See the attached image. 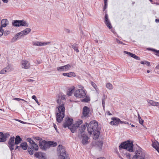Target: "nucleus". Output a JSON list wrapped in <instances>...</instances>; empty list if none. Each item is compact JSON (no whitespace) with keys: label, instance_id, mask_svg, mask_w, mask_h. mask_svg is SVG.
I'll return each mask as SVG.
<instances>
[{"label":"nucleus","instance_id":"obj_37","mask_svg":"<svg viewBox=\"0 0 159 159\" xmlns=\"http://www.w3.org/2000/svg\"><path fill=\"white\" fill-rule=\"evenodd\" d=\"M147 49L149 50H151L152 52H155L156 53V55H159V50H157L155 49L149 48H148Z\"/></svg>","mask_w":159,"mask_h":159},{"label":"nucleus","instance_id":"obj_18","mask_svg":"<svg viewBox=\"0 0 159 159\" xmlns=\"http://www.w3.org/2000/svg\"><path fill=\"white\" fill-rule=\"evenodd\" d=\"M35 157L39 159H46L45 154L41 152H36L34 154Z\"/></svg>","mask_w":159,"mask_h":159},{"label":"nucleus","instance_id":"obj_54","mask_svg":"<svg viewBox=\"0 0 159 159\" xmlns=\"http://www.w3.org/2000/svg\"><path fill=\"white\" fill-rule=\"evenodd\" d=\"M107 5H104V6L103 7V10L104 11L107 8Z\"/></svg>","mask_w":159,"mask_h":159},{"label":"nucleus","instance_id":"obj_32","mask_svg":"<svg viewBox=\"0 0 159 159\" xmlns=\"http://www.w3.org/2000/svg\"><path fill=\"white\" fill-rule=\"evenodd\" d=\"M88 125V123L86 122L83 125L81 126V127L80 128V130L82 132L84 131L85 130L86 127Z\"/></svg>","mask_w":159,"mask_h":159},{"label":"nucleus","instance_id":"obj_55","mask_svg":"<svg viewBox=\"0 0 159 159\" xmlns=\"http://www.w3.org/2000/svg\"><path fill=\"white\" fill-rule=\"evenodd\" d=\"M104 5H107V0H104Z\"/></svg>","mask_w":159,"mask_h":159},{"label":"nucleus","instance_id":"obj_50","mask_svg":"<svg viewBox=\"0 0 159 159\" xmlns=\"http://www.w3.org/2000/svg\"><path fill=\"white\" fill-rule=\"evenodd\" d=\"M78 87L80 89H84V87L81 85L79 84V85H78Z\"/></svg>","mask_w":159,"mask_h":159},{"label":"nucleus","instance_id":"obj_6","mask_svg":"<svg viewBox=\"0 0 159 159\" xmlns=\"http://www.w3.org/2000/svg\"><path fill=\"white\" fill-rule=\"evenodd\" d=\"M86 91L84 89H78L75 92L74 95L77 98H84L86 96Z\"/></svg>","mask_w":159,"mask_h":159},{"label":"nucleus","instance_id":"obj_30","mask_svg":"<svg viewBox=\"0 0 159 159\" xmlns=\"http://www.w3.org/2000/svg\"><path fill=\"white\" fill-rule=\"evenodd\" d=\"M48 145H49V148L50 147H54L56 146L57 145V143L56 142H54L53 141H48Z\"/></svg>","mask_w":159,"mask_h":159},{"label":"nucleus","instance_id":"obj_42","mask_svg":"<svg viewBox=\"0 0 159 159\" xmlns=\"http://www.w3.org/2000/svg\"><path fill=\"white\" fill-rule=\"evenodd\" d=\"M89 101H90L89 98L87 97H86L85 98H84L83 100V101H84V102H88Z\"/></svg>","mask_w":159,"mask_h":159},{"label":"nucleus","instance_id":"obj_45","mask_svg":"<svg viewBox=\"0 0 159 159\" xmlns=\"http://www.w3.org/2000/svg\"><path fill=\"white\" fill-rule=\"evenodd\" d=\"M120 123L121 124H125L127 125H131V123H129V122L126 121H121L120 120Z\"/></svg>","mask_w":159,"mask_h":159},{"label":"nucleus","instance_id":"obj_2","mask_svg":"<svg viewBox=\"0 0 159 159\" xmlns=\"http://www.w3.org/2000/svg\"><path fill=\"white\" fill-rule=\"evenodd\" d=\"M97 122L95 120L91 121L88 126V131L89 134H93V139H96L100 134V129Z\"/></svg>","mask_w":159,"mask_h":159},{"label":"nucleus","instance_id":"obj_38","mask_svg":"<svg viewBox=\"0 0 159 159\" xmlns=\"http://www.w3.org/2000/svg\"><path fill=\"white\" fill-rule=\"evenodd\" d=\"M72 48L76 51L77 52H79V50L78 49L77 45L76 44H74L72 45Z\"/></svg>","mask_w":159,"mask_h":159},{"label":"nucleus","instance_id":"obj_39","mask_svg":"<svg viewBox=\"0 0 159 159\" xmlns=\"http://www.w3.org/2000/svg\"><path fill=\"white\" fill-rule=\"evenodd\" d=\"M32 98L33 99H34L35 101L37 103L38 105L39 106L40 105V104L39 102L38 101V100L37 98L36 97L35 95H33L32 97Z\"/></svg>","mask_w":159,"mask_h":159},{"label":"nucleus","instance_id":"obj_35","mask_svg":"<svg viewBox=\"0 0 159 159\" xmlns=\"http://www.w3.org/2000/svg\"><path fill=\"white\" fill-rule=\"evenodd\" d=\"M106 87L110 90H111L113 88L112 85L110 83H108L106 84Z\"/></svg>","mask_w":159,"mask_h":159},{"label":"nucleus","instance_id":"obj_19","mask_svg":"<svg viewBox=\"0 0 159 159\" xmlns=\"http://www.w3.org/2000/svg\"><path fill=\"white\" fill-rule=\"evenodd\" d=\"M82 143L83 145H85L88 143V139L89 138L88 137L84 134H82Z\"/></svg>","mask_w":159,"mask_h":159},{"label":"nucleus","instance_id":"obj_47","mask_svg":"<svg viewBox=\"0 0 159 159\" xmlns=\"http://www.w3.org/2000/svg\"><path fill=\"white\" fill-rule=\"evenodd\" d=\"M4 31L3 30L2 28H0V36H2L3 34V32Z\"/></svg>","mask_w":159,"mask_h":159},{"label":"nucleus","instance_id":"obj_52","mask_svg":"<svg viewBox=\"0 0 159 159\" xmlns=\"http://www.w3.org/2000/svg\"><path fill=\"white\" fill-rule=\"evenodd\" d=\"M150 64V62L148 61H145V64L148 66H149Z\"/></svg>","mask_w":159,"mask_h":159},{"label":"nucleus","instance_id":"obj_28","mask_svg":"<svg viewBox=\"0 0 159 159\" xmlns=\"http://www.w3.org/2000/svg\"><path fill=\"white\" fill-rule=\"evenodd\" d=\"M22 140V139L18 135L16 136L15 140V144H18Z\"/></svg>","mask_w":159,"mask_h":159},{"label":"nucleus","instance_id":"obj_1","mask_svg":"<svg viewBox=\"0 0 159 159\" xmlns=\"http://www.w3.org/2000/svg\"><path fill=\"white\" fill-rule=\"evenodd\" d=\"M65 95L62 93H60L58 96L57 102L59 106L57 107L58 111L56 114V119L57 121L59 123H61L62 121L65 116Z\"/></svg>","mask_w":159,"mask_h":159},{"label":"nucleus","instance_id":"obj_3","mask_svg":"<svg viewBox=\"0 0 159 159\" xmlns=\"http://www.w3.org/2000/svg\"><path fill=\"white\" fill-rule=\"evenodd\" d=\"M133 142H130L129 141L124 142L121 143L120 145L119 146V148L125 149L129 152H132L133 151Z\"/></svg>","mask_w":159,"mask_h":159},{"label":"nucleus","instance_id":"obj_12","mask_svg":"<svg viewBox=\"0 0 159 159\" xmlns=\"http://www.w3.org/2000/svg\"><path fill=\"white\" fill-rule=\"evenodd\" d=\"M21 67L25 69H29L30 67V62L25 60H23L21 61Z\"/></svg>","mask_w":159,"mask_h":159},{"label":"nucleus","instance_id":"obj_61","mask_svg":"<svg viewBox=\"0 0 159 159\" xmlns=\"http://www.w3.org/2000/svg\"><path fill=\"white\" fill-rule=\"evenodd\" d=\"M140 63L141 64H145V61L144 62L143 61H141L140 62Z\"/></svg>","mask_w":159,"mask_h":159},{"label":"nucleus","instance_id":"obj_60","mask_svg":"<svg viewBox=\"0 0 159 159\" xmlns=\"http://www.w3.org/2000/svg\"><path fill=\"white\" fill-rule=\"evenodd\" d=\"M18 120L19 122H20V123H22V124H24V122L23 121H21V120Z\"/></svg>","mask_w":159,"mask_h":159},{"label":"nucleus","instance_id":"obj_64","mask_svg":"<svg viewBox=\"0 0 159 159\" xmlns=\"http://www.w3.org/2000/svg\"><path fill=\"white\" fill-rule=\"evenodd\" d=\"M97 159H106L104 157H101L99 158H98Z\"/></svg>","mask_w":159,"mask_h":159},{"label":"nucleus","instance_id":"obj_31","mask_svg":"<svg viewBox=\"0 0 159 159\" xmlns=\"http://www.w3.org/2000/svg\"><path fill=\"white\" fill-rule=\"evenodd\" d=\"M147 102L148 103H149L152 106H156L157 104V102H155L153 100L148 99Z\"/></svg>","mask_w":159,"mask_h":159},{"label":"nucleus","instance_id":"obj_58","mask_svg":"<svg viewBox=\"0 0 159 159\" xmlns=\"http://www.w3.org/2000/svg\"><path fill=\"white\" fill-rule=\"evenodd\" d=\"M3 2H5V3H7L8 1V0H2Z\"/></svg>","mask_w":159,"mask_h":159},{"label":"nucleus","instance_id":"obj_41","mask_svg":"<svg viewBox=\"0 0 159 159\" xmlns=\"http://www.w3.org/2000/svg\"><path fill=\"white\" fill-rule=\"evenodd\" d=\"M27 140L30 144L31 145L34 143V141L30 138H27Z\"/></svg>","mask_w":159,"mask_h":159},{"label":"nucleus","instance_id":"obj_11","mask_svg":"<svg viewBox=\"0 0 159 159\" xmlns=\"http://www.w3.org/2000/svg\"><path fill=\"white\" fill-rule=\"evenodd\" d=\"M10 136V134L8 133L3 134L2 132H0V142H5L7 140V139Z\"/></svg>","mask_w":159,"mask_h":159},{"label":"nucleus","instance_id":"obj_4","mask_svg":"<svg viewBox=\"0 0 159 159\" xmlns=\"http://www.w3.org/2000/svg\"><path fill=\"white\" fill-rule=\"evenodd\" d=\"M12 25L15 27H28V24L27 21L24 20H15L13 21Z\"/></svg>","mask_w":159,"mask_h":159},{"label":"nucleus","instance_id":"obj_27","mask_svg":"<svg viewBox=\"0 0 159 159\" xmlns=\"http://www.w3.org/2000/svg\"><path fill=\"white\" fill-rule=\"evenodd\" d=\"M78 128L76 126H75V125L74 124L71 127L70 126L69 128V129H70L72 133H74L76 132V130Z\"/></svg>","mask_w":159,"mask_h":159},{"label":"nucleus","instance_id":"obj_48","mask_svg":"<svg viewBox=\"0 0 159 159\" xmlns=\"http://www.w3.org/2000/svg\"><path fill=\"white\" fill-rule=\"evenodd\" d=\"M139 123L142 125H143L144 120L142 119H139Z\"/></svg>","mask_w":159,"mask_h":159},{"label":"nucleus","instance_id":"obj_16","mask_svg":"<svg viewBox=\"0 0 159 159\" xmlns=\"http://www.w3.org/2000/svg\"><path fill=\"white\" fill-rule=\"evenodd\" d=\"M111 120H112L110 122V124L111 125H117L120 122V119L117 118L113 117L111 118Z\"/></svg>","mask_w":159,"mask_h":159},{"label":"nucleus","instance_id":"obj_25","mask_svg":"<svg viewBox=\"0 0 159 159\" xmlns=\"http://www.w3.org/2000/svg\"><path fill=\"white\" fill-rule=\"evenodd\" d=\"M152 146L158 152H159V143L157 141L153 143L152 144Z\"/></svg>","mask_w":159,"mask_h":159},{"label":"nucleus","instance_id":"obj_46","mask_svg":"<svg viewBox=\"0 0 159 159\" xmlns=\"http://www.w3.org/2000/svg\"><path fill=\"white\" fill-rule=\"evenodd\" d=\"M125 156H126V157L127 158H128V159H131V155L129 153H126V154L125 155Z\"/></svg>","mask_w":159,"mask_h":159},{"label":"nucleus","instance_id":"obj_8","mask_svg":"<svg viewBox=\"0 0 159 159\" xmlns=\"http://www.w3.org/2000/svg\"><path fill=\"white\" fill-rule=\"evenodd\" d=\"M31 148L30 147L28 148V151L29 153L31 155H32L34 153V150H32V148L34 149L35 151L38 150L39 149V147L37 144L35 143H34L32 144L31 145Z\"/></svg>","mask_w":159,"mask_h":159},{"label":"nucleus","instance_id":"obj_13","mask_svg":"<svg viewBox=\"0 0 159 159\" xmlns=\"http://www.w3.org/2000/svg\"><path fill=\"white\" fill-rule=\"evenodd\" d=\"M15 137H11L9 139L8 142V147L11 151H12L14 150V147L15 145L14 142Z\"/></svg>","mask_w":159,"mask_h":159},{"label":"nucleus","instance_id":"obj_7","mask_svg":"<svg viewBox=\"0 0 159 159\" xmlns=\"http://www.w3.org/2000/svg\"><path fill=\"white\" fill-rule=\"evenodd\" d=\"M39 146L40 148L43 150H46L49 148L48 142L45 140H43L39 142Z\"/></svg>","mask_w":159,"mask_h":159},{"label":"nucleus","instance_id":"obj_44","mask_svg":"<svg viewBox=\"0 0 159 159\" xmlns=\"http://www.w3.org/2000/svg\"><path fill=\"white\" fill-rule=\"evenodd\" d=\"M34 139L36 140L39 141V142L43 141L42 138L39 137H35L34 138Z\"/></svg>","mask_w":159,"mask_h":159},{"label":"nucleus","instance_id":"obj_26","mask_svg":"<svg viewBox=\"0 0 159 159\" xmlns=\"http://www.w3.org/2000/svg\"><path fill=\"white\" fill-rule=\"evenodd\" d=\"M11 70V69L10 67L7 66L2 70L0 72V74H5L7 72L10 71Z\"/></svg>","mask_w":159,"mask_h":159},{"label":"nucleus","instance_id":"obj_23","mask_svg":"<svg viewBox=\"0 0 159 159\" xmlns=\"http://www.w3.org/2000/svg\"><path fill=\"white\" fill-rule=\"evenodd\" d=\"M31 31V30L30 28H27L25 29L23 31H21V35H25L28 34Z\"/></svg>","mask_w":159,"mask_h":159},{"label":"nucleus","instance_id":"obj_57","mask_svg":"<svg viewBox=\"0 0 159 159\" xmlns=\"http://www.w3.org/2000/svg\"><path fill=\"white\" fill-rule=\"evenodd\" d=\"M95 89V90L96 91V92L98 93H99V90L97 88H97L96 89Z\"/></svg>","mask_w":159,"mask_h":159},{"label":"nucleus","instance_id":"obj_10","mask_svg":"<svg viewBox=\"0 0 159 159\" xmlns=\"http://www.w3.org/2000/svg\"><path fill=\"white\" fill-rule=\"evenodd\" d=\"M71 67V66L68 64L66 65L58 67L57 68L58 71H66L68 70Z\"/></svg>","mask_w":159,"mask_h":159},{"label":"nucleus","instance_id":"obj_51","mask_svg":"<svg viewBox=\"0 0 159 159\" xmlns=\"http://www.w3.org/2000/svg\"><path fill=\"white\" fill-rule=\"evenodd\" d=\"M13 99L14 100H16V101H19L20 100H21V98H13Z\"/></svg>","mask_w":159,"mask_h":159},{"label":"nucleus","instance_id":"obj_59","mask_svg":"<svg viewBox=\"0 0 159 159\" xmlns=\"http://www.w3.org/2000/svg\"><path fill=\"white\" fill-rule=\"evenodd\" d=\"M155 22L157 23H158V22H159V19H156Z\"/></svg>","mask_w":159,"mask_h":159},{"label":"nucleus","instance_id":"obj_53","mask_svg":"<svg viewBox=\"0 0 159 159\" xmlns=\"http://www.w3.org/2000/svg\"><path fill=\"white\" fill-rule=\"evenodd\" d=\"M53 127H54V128L55 129H56V131H57V126L55 124H54Z\"/></svg>","mask_w":159,"mask_h":159},{"label":"nucleus","instance_id":"obj_49","mask_svg":"<svg viewBox=\"0 0 159 159\" xmlns=\"http://www.w3.org/2000/svg\"><path fill=\"white\" fill-rule=\"evenodd\" d=\"M116 42L118 43H120V44H124L123 43L120 41L118 39H116Z\"/></svg>","mask_w":159,"mask_h":159},{"label":"nucleus","instance_id":"obj_34","mask_svg":"<svg viewBox=\"0 0 159 159\" xmlns=\"http://www.w3.org/2000/svg\"><path fill=\"white\" fill-rule=\"evenodd\" d=\"M74 88L69 89L67 93V95L68 96H70L74 90Z\"/></svg>","mask_w":159,"mask_h":159},{"label":"nucleus","instance_id":"obj_56","mask_svg":"<svg viewBox=\"0 0 159 159\" xmlns=\"http://www.w3.org/2000/svg\"><path fill=\"white\" fill-rule=\"evenodd\" d=\"M107 115H111L112 114L109 111H108L107 112Z\"/></svg>","mask_w":159,"mask_h":159},{"label":"nucleus","instance_id":"obj_22","mask_svg":"<svg viewBox=\"0 0 159 159\" xmlns=\"http://www.w3.org/2000/svg\"><path fill=\"white\" fill-rule=\"evenodd\" d=\"M21 32H20L17 33L13 39L11 40V42H14L16 41L18 39H20L21 38V37L22 36L21 35Z\"/></svg>","mask_w":159,"mask_h":159},{"label":"nucleus","instance_id":"obj_63","mask_svg":"<svg viewBox=\"0 0 159 159\" xmlns=\"http://www.w3.org/2000/svg\"><path fill=\"white\" fill-rule=\"evenodd\" d=\"M138 118L139 120L141 119V118L139 114H138Z\"/></svg>","mask_w":159,"mask_h":159},{"label":"nucleus","instance_id":"obj_36","mask_svg":"<svg viewBox=\"0 0 159 159\" xmlns=\"http://www.w3.org/2000/svg\"><path fill=\"white\" fill-rule=\"evenodd\" d=\"M83 121L81 120H80L78 121H77L76 123L75 124V126H76L77 127H78L80 125L82 124Z\"/></svg>","mask_w":159,"mask_h":159},{"label":"nucleus","instance_id":"obj_17","mask_svg":"<svg viewBox=\"0 0 159 159\" xmlns=\"http://www.w3.org/2000/svg\"><path fill=\"white\" fill-rule=\"evenodd\" d=\"M89 111V109L88 107L87 106L84 107L83 109L82 112L83 116L84 117H88Z\"/></svg>","mask_w":159,"mask_h":159},{"label":"nucleus","instance_id":"obj_14","mask_svg":"<svg viewBox=\"0 0 159 159\" xmlns=\"http://www.w3.org/2000/svg\"><path fill=\"white\" fill-rule=\"evenodd\" d=\"M50 43V42H39L38 41L33 42L32 43L34 45L39 46H45L48 45Z\"/></svg>","mask_w":159,"mask_h":159},{"label":"nucleus","instance_id":"obj_21","mask_svg":"<svg viewBox=\"0 0 159 159\" xmlns=\"http://www.w3.org/2000/svg\"><path fill=\"white\" fill-rule=\"evenodd\" d=\"M9 24V21L7 19H2L1 21V28L6 27Z\"/></svg>","mask_w":159,"mask_h":159},{"label":"nucleus","instance_id":"obj_20","mask_svg":"<svg viewBox=\"0 0 159 159\" xmlns=\"http://www.w3.org/2000/svg\"><path fill=\"white\" fill-rule=\"evenodd\" d=\"M124 52L125 53H126L128 54L129 56L134 58V59L138 60H140V58L136 56V55L133 54L130 52H128L126 51H124Z\"/></svg>","mask_w":159,"mask_h":159},{"label":"nucleus","instance_id":"obj_33","mask_svg":"<svg viewBox=\"0 0 159 159\" xmlns=\"http://www.w3.org/2000/svg\"><path fill=\"white\" fill-rule=\"evenodd\" d=\"M97 145L99 147V151H101L102 148L103 143L101 141H98L97 143Z\"/></svg>","mask_w":159,"mask_h":159},{"label":"nucleus","instance_id":"obj_62","mask_svg":"<svg viewBox=\"0 0 159 159\" xmlns=\"http://www.w3.org/2000/svg\"><path fill=\"white\" fill-rule=\"evenodd\" d=\"M28 80L29 82H33V81H34V80H32V79H29V80Z\"/></svg>","mask_w":159,"mask_h":159},{"label":"nucleus","instance_id":"obj_15","mask_svg":"<svg viewBox=\"0 0 159 159\" xmlns=\"http://www.w3.org/2000/svg\"><path fill=\"white\" fill-rule=\"evenodd\" d=\"M104 22L107 26L109 29H111V26L110 21L108 19V16L107 14H106L105 16Z\"/></svg>","mask_w":159,"mask_h":159},{"label":"nucleus","instance_id":"obj_40","mask_svg":"<svg viewBox=\"0 0 159 159\" xmlns=\"http://www.w3.org/2000/svg\"><path fill=\"white\" fill-rule=\"evenodd\" d=\"M105 95L104 94L103 95V96L102 98V105L103 107H104L105 106V98H106Z\"/></svg>","mask_w":159,"mask_h":159},{"label":"nucleus","instance_id":"obj_5","mask_svg":"<svg viewBox=\"0 0 159 159\" xmlns=\"http://www.w3.org/2000/svg\"><path fill=\"white\" fill-rule=\"evenodd\" d=\"M145 157V153L140 149L136 151L135 155L133 156L132 159H144Z\"/></svg>","mask_w":159,"mask_h":159},{"label":"nucleus","instance_id":"obj_24","mask_svg":"<svg viewBox=\"0 0 159 159\" xmlns=\"http://www.w3.org/2000/svg\"><path fill=\"white\" fill-rule=\"evenodd\" d=\"M62 75L64 76H66L68 77H75L76 76L74 72H70L68 73H64L62 74Z\"/></svg>","mask_w":159,"mask_h":159},{"label":"nucleus","instance_id":"obj_43","mask_svg":"<svg viewBox=\"0 0 159 159\" xmlns=\"http://www.w3.org/2000/svg\"><path fill=\"white\" fill-rule=\"evenodd\" d=\"M91 84L94 89H96L97 87L96 84L93 81L91 82Z\"/></svg>","mask_w":159,"mask_h":159},{"label":"nucleus","instance_id":"obj_9","mask_svg":"<svg viewBox=\"0 0 159 159\" xmlns=\"http://www.w3.org/2000/svg\"><path fill=\"white\" fill-rule=\"evenodd\" d=\"M73 122V120L69 117L66 119L65 121L63 124V126L64 128H69Z\"/></svg>","mask_w":159,"mask_h":159},{"label":"nucleus","instance_id":"obj_29","mask_svg":"<svg viewBox=\"0 0 159 159\" xmlns=\"http://www.w3.org/2000/svg\"><path fill=\"white\" fill-rule=\"evenodd\" d=\"M20 146L24 150H26L28 147L27 143L25 142L21 143L20 144Z\"/></svg>","mask_w":159,"mask_h":159}]
</instances>
